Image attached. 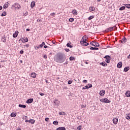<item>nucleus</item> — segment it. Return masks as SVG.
I'll list each match as a JSON object with an SVG mask.
<instances>
[{
    "label": "nucleus",
    "mask_w": 130,
    "mask_h": 130,
    "mask_svg": "<svg viewBox=\"0 0 130 130\" xmlns=\"http://www.w3.org/2000/svg\"><path fill=\"white\" fill-rule=\"evenodd\" d=\"M99 49V48H97L96 47H91L90 48V50H98Z\"/></svg>",
    "instance_id": "nucleus-20"
},
{
    "label": "nucleus",
    "mask_w": 130,
    "mask_h": 130,
    "mask_svg": "<svg viewBox=\"0 0 130 130\" xmlns=\"http://www.w3.org/2000/svg\"><path fill=\"white\" fill-rule=\"evenodd\" d=\"M18 107H21V108H26V105H25L19 104L18 105Z\"/></svg>",
    "instance_id": "nucleus-25"
},
{
    "label": "nucleus",
    "mask_w": 130,
    "mask_h": 130,
    "mask_svg": "<svg viewBox=\"0 0 130 130\" xmlns=\"http://www.w3.org/2000/svg\"><path fill=\"white\" fill-rule=\"evenodd\" d=\"M100 64L101 66H102L103 67H107V63H106L105 61H103L102 62L100 63Z\"/></svg>",
    "instance_id": "nucleus-16"
},
{
    "label": "nucleus",
    "mask_w": 130,
    "mask_h": 130,
    "mask_svg": "<svg viewBox=\"0 0 130 130\" xmlns=\"http://www.w3.org/2000/svg\"><path fill=\"white\" fill-rule=\"evenodd\" d=\"M54 15H55V13H52L50 16H54Z\"/></svg>",
    "instance_id": "nucleus-63"
},
{
    "label": "nucleus",
    "mask_w": 130,
    "mask_h": 130,
    "mask_svg": "<svg viewBox=\"0 0 130 130\" xmlns=\"http://www.w3.org/2000/svg\"><path fill=\"white\" fill-rule=\"evenodd\" d=\"M53 123V124H55V125H57V124H58V121H54Z\"/></svg>",
    "instance_id": "nucleus-35"
},
{
    "label": "nucleus",
    "mask_w": 130,
    "mask_h": 130,
    "mask_svg": "<svg viewBox=\"0 0 130 130\" xmlns=\"http://www.w3.org/2000/svg\"><path fill=\"white\" fill-rule=\"evenodd\" d=\"M53 103H54L55 105H56V106H59L60 102L58 101V100L55 99L53 102Z\"/></svg>",
    "instance_id": "nucleus-6"
},
{
    "label": "nucleus",
    "mask_w": 130,
    "mask_h": 130,
    "mask_svg": "<svg viewBox=\"0 0 130 130\" xmlns=\"http://www.w3.org/2000/svg\"><path fill=\"white\" fill-rule=\"evenodd\" d=\"M24 46H25L26 47L28 48V47H29L30 46V45H29V44H26V45H25Z\"/></svg>",
    "instance_id": "nucleus-57"
},
{
    "label": "nucleus",
    "mask_w": 130,
    "mask_h": 130,
    "mask_svg": "<svg viewBox=\"0 0 130 130\" xmlns=\"http://www.w3.org/2000/svg\"><path fill=\"white\" fill-rule=\"evenodd\" d=\"M67 47H70V48H73V46L71 45V44L69 43H67Z\"/></svg>",
    "instance_id": "nucleus-30"
},
{
    "label": "nucleus",
    "mask_w": 130,
    "mask_h": 130,
    "mask_svg": "<svg viewBox=\"0 0 130 130\" xmlns=\"http://www.w3.org/2000/svg\"><path fill=\"white\" fill-rule=\"evenodd\" d=\"M33 99H29L26 101V103H27V104H30V103L33 102Z\"/></svg>",
    "instance_id": "nucleus-14"
},
{
    "label": "nucleus",
    "mask_w": 130,
    "mask_h": 130,
    "mask_svg": "<svg viewBox=\"0 0 130 130\" xmlns=\"http://www.w3.org/2000/svg\"><path fill=\"white\" fill-rule=\"evenodd\" d=\"M19 34V31L16 30L15 31V33L13 34V37L14 38H17L18 37V35Z\"/></svg>",
    "instance_id": "nucleus-10"
},
{
    "label": "nucleus",
    "mask_w": 130,
    "mask_h": 130,
    "mask_svg": "<svg viewBox=\"0 0 130 130\" xmlns=\"http://www.w3.org/2000/svg\"><path fill=\"white\" fill-rule=\"evenodd\" d=\"M64 50L67 52H69V51H70V49H68V48H65Z\"/></svg>",
    "instance_id": "nucleus-45"
},
{
    "label": "nucleus",
    "mask_w": 130,
    "mask_h": 130,
    "mask_svg": "<svg viewBox=\"0 0 130 130\" xmlns=\"http://www.w3.org/2000/svg\"><path fill=\"white\" fill-rule=\"evenodd\" d=\"M42 20H41V19H38V20H37V21L38 22H41Z\"/></svg>",
    "instance_id": "nucleus-62"
},
{
    "label": "nucleus",
    "mask_w": 130,
    "mask_h": 130,
    "mask_svg": "<svg viewBox=\"0 0 130 130\" xmlns=\"http://www.w3.org/2000/svg\"><path fill=\"white\" fill-rule=\"evenodd\" d=\"M69 63V61H66L65 63H63V64H68Z\"/></svg>",
    "instance_id": "nucleus-60"
},
{
    "label": "nucleus",
    "mask_w": 130,
    "mask_h": 130,
    "mask_svg": "<svg viewBox=\"0 0 130 130\" xmlns=\"http://www.w3.org/2000/svg\"><path fill=\"white\" fill-rule=\"evenodd\" d=\"M59 115H66V112H59Z\"/></svg>",
    "instance_id": "nucleus-29"
},
{
    "label": "nucleus",
    "mask_w": 130,
    "mask_h": 130,
    "mask_svg": "<svg viewBox=\"0 0 130 130\" xmlns=\"http://www.w3.org/2000/svg\"><path fill=\"white\" fill-rule=\"evenodd\" d=\"M127 58H128V59H130V54L127 56Z\"/></svg>",
    "instance_id": "nucleus-64"
},
{
    "label": "nucleus",
    "mask_w": 130,
    "mask_h": 130,
    "mask_svg": "<svg viewBox=\"0 0 130 130\" xmlns=\"http://www.w3.org/2000/svg\"><path fill=\"white\" fill-rule=\"evenodd\" d=\"M104 32H109V28L106 29L104 31Z\"/></svg>",
    "instance_id": "nucleus-52"
},
{
    "label": "nucleus",
    "mask_w": 130,
    "mask_h": 130,
    "mask_svg": "<svg viewBox=\"0 0 130 130\" xmlns=\"http://www.w3.org/2000/svg\"><path fill=\"white\" fill-rule=\"evenodd\" d=\"M114 27H115L114 28L113 30H117V27H116V25L114 26Z\"/></svg>",
    "instance_id": "nucleus-56"
},
{
    "label": "nucleus",
    "mask_w": 130,
    "mask_h": 130,
    "mask_svg": "<svg viewBox=\"0 0 130 130\" xmlns=\"http://www.w3.org/2000/svg\"><path fill=\"white\" fill-rule=\"evenodd\" d=\"M75 20V19L71 18H69V22H71V23L72 22H74V21Z\"/></svg>",
    "instance_id": "nucleus-34"
},
{
    "label": "nucleus",
    "mask_w": 130,
    "mask_h": 130,
    "mask_svg": "<svg viewBox=\"0 0 130 130\" xmlns=\"http://www.w3.org/2000/svg\"><path fill=\"white\" fill-rule=\"evenodd\" d=\"M124 9H125V7L124 6H122L121 7H120L119 8V10L120 11H123V10H124Z\"/></svg>",
    "instance_id": "nucleus-36"
},
{
    "label": "nucleus",
    "mask_w": 130,
    "mask_h": 130,
    "mask_svg": "<svg viewBox=\"0 0 130 130\" xmlns=\"http://www.w3.org/2000/svg\"><path fill=\"white\" fill-rule=\"evenodd\" d=\"M125 95L126 97H130V91L128 90L125 93Z\"/></svg>",
    "instance_id": "nucleus-22"
},
{
    "label": "nucleus",
    "mask_w": 130,
    "mask_h": 130,
    "mask_svg": "<svg viewBox=\"0 0 130 130\" xmlns=\"http://www.w3.org/2000/svg\"><path fill=\"white\" fill-rule=\"evenodd\" d=\"M39 48H40V47L39 46V45L35 47V49H36V50L39 49Z\"/></svg>",
    "instance_id": "nucleus-43"
},
{
    "label": "nucleus",
    "mask_w": 130,
    "mask_h": 130,
    "mask_svg": "<svg viewBox=\"0 0 130 130\" xmlns=\"http://www.w3.org/2000/svg\"><path fill=\"white\" fill-rule=\"evenodd\" d=\"M23 119H25V120H27V119H28V116H24V117H23Z\"/></svg>",
    "instance_id": "nucleus-41"
},
{
    "label": "nucleus",
    "mask_w": 130,
    "mask_h": 130,
    "mask_svg": "<svg viewBox=\"0 0 130 130\" xmlns=\"http://www.w3.org/2000/svg\"><path fill=\"white\" fill-rule=\"evenodd\" d=\"M48 47H49L47 46L46 45H44V48H48Z\"/></svg>",
    "instance_id": "nucleus-54"
},
{
    "label": "nucleus",
    "mask_w": 130,
    "mask_h": 130,
    "mask_svg": "<svg viewBox=\"0 0 130 130\" xmlns=\"http://www.w3.org/2000/svg\"><path fill=\"white\" fill-rule=\"evenodd\" d=\"M80 44L83 46H88V45H89L88 43L84 41H80Z\"/></svg>",
    "instance_id": "nucleus-8"
},
{
    "label": "nucleus",
    "mask_w": 130,
    "mask_h": 130,
    "mask_svg": "<svg viewBox=\"0 0 130 130\" xmlns=\"http://www.w3.org/2000/svg\"><path fill=\"white\" fill-rule=\"evenodd\" d=\"M8 6L7 5V4H5L4 5V9H7L8 8Z\"/></svg>",
    "instance_id": "nucleus-42"
},
{
    "label": "nucleus",
    "mask_w": 130,
    "mask_h": 130,
    "mask_svg": "<svg viewBox=\"0 0 130 130\" xmlns=\"http://www.w3.org/2000/svg\"><path fill=\"white\" fill-rule=\"evenodd\" d=\"M23 41H22L23 43H25L26 42H28V41H29V40H28V38L26 37V38H24L22 39Z\"/></svg>",
    "instance_id": "nucleus-17"
},
{
    "label": "nucleus",
    "mask_w": 130,
    "mask_h": 130,
    "mask_svg": "<svg viewBox=\"0 0 130 130\" xmlns=\"http://www.w3.org/2000/svg\"><path fill=\"white\" fill-rule=\"evenodd\" d=\"M72 13L74 15H76V14H77V10H76V9L73 10V11H72Z\"/></svg>",
    "instance_id": "nucleus-38"
},
{
    "label": "nucleus",
    "mask_w": 130,
    "mask_h": 130,
    "mask_svg": "<svg viewBox=\"0 0 130 130\" xmlns=\"http://www.w3.org/2000/svg\"><path fill=\"white\" fill-rule=\"evenodd\" d=\"M45 121H48V120H49V118L48 117L45 118Z\"/></svg>",
    "instance_id": "nucleus-48"
},
{
    "label": "nucleus",
    "mask_w": 130,
    "mask_h": 130,
    "mask_svg": "<svg viewBox=\"0 0 130 130\" xmlns=\"http://www.w3.org/2000/svg\"><path fill=\"white\" fill-rule=\"evenodd\" d=\"M113 122L114 124H117V123L118 122V118H114L113 119Z\"/></svg>",
    "instance_id": "nucleus-11"
},
{
    "label": "nucleus",
    "mask_w": 130,
    "mask_h": 130,
    "mask_svg": "<svg viewBox=\"0 0 130 130\" xmlns=\"http://www.w3.org/2000/svg\"><path fill=\"white\" fill-rule=\"evenodd\" d=\"M25 122H29V123H31V124H34V123H35V120L34 119L26 120L25 121Z\"/></svg>",
    "instance_id": "nucleus-7"
},
{
    "label": "nucleus",
    "mask_w": 130,
    "mask_h": 130,
    "mask_svg": "<svg viewBox=\"0 0 130 130\" xmlns=\"http://www.w3.org/2000/svg\"><path fill=\"white\" fill-rule=\"evenodd\" d=\"M31 78H36V74L35 73H31Z\"/></svg>",
    "instance_id": "nucleus-24"
},
{
    "label": "nucleus",
    "mask_w": 130,
    "mask_h": 130,
    "mask_svg": "<svg viewBox=\"0 0 130 130\" xmlns=\"http://www.w3.org/2000/svg\"><path fill=\"white\" fill-rule=\"evenodd\" d=\"M93 18H94V17H89L88 18V20H92V19H93Z\"/></svg>",
    "instance_id": "nucleus-47"
},
{
    "label": "nucleus",
    "mask_w": 130,
    "mask_h": 130,
    "mask_svg": "<svg viewBox=\"0 0 130 130\" xmlns=\"http://www.w3.org/2000/svg\"><path fill=\"white\" fill-rule=\"evenodd\" d=\"M72 83H73V81H71V80H69V81H68V84H69V85H71V84H72Z\"/></svg>",
    "instance_id": "nucleus-46"
},
{
    "label": "nucleus",
    "mask_w": 130,
    "mask_h": 130,
    "mask_svg": "<svg viewBox=\"0 0 130 130\" xmlns=\"http://www.w3.org/2000/svg\"><path fill=\"white\" fill-rule=\"evenodd\" d=\"M1 16H2L3 17H5V16H6V12H4Z\"/></svg>",
    "instance_id": "nucleus-44"
},
{
    "label": "nucleus",
    "mask_w": 130,
    "mask_h": 130,
    "mask_svg": "<svg viewBox=\"0 0 130 130\" xmlns=\"http://www.w3.org/2000/svg\"><path fill=\"white\" fill-rule=\"evenodd\" d=\"M90 45H92V46H95V47H99V46H100V45H99V43L97 42L92 41L90 42Z\"/></svg>",
    "instance_id": "nucleus-4"
},
{
    "label": "nucleus",
    "mask_w": 130,
    "mask_h": 130,
    "mask_svg": "<svg viewBox=\"0 0 130 130\" xmlns=\"http://www.w3.org/2000/svg\"><path fill=\"white\" fill-rule=\"evenodd\" d=\"M88 85L89 86H88V85H86V86L83 87L82 89H83L84 90H86V89H90V88H92V87H93L91 84H88Z\"/></svg>",
    "instance_id": "nucleus-5"
},
{
    "label": "nucleus",
    "mask_w": 130,
    "mask_h": 130,
    "mask_svg": "<svg viewBox=\"0 0 130 130\" xmlns=\"http://www.w3.org/2000/svg\"><path fill=\"white\" fill-rule=\"evenodd\" d=\"M6 41L7 40L6 39L5 37L2 38V41H3V42H6Z\"/></svg>",
    "instance_id": "nucleus-37"
},
{
    "label": "nucleus",
    "mask_w": 130,
    "mask_h": 130,
    "mask_svg": "<svg viewBox=\"0 0 130 130\" xmlns=\"http://www.w3.org/2000/svg\"><path fill=\"white\" fill-rule=\"evenodd\" d=\"M126 119H130V114H127L126 116Z\"/></svg>",
    "instance_id": "nucleus-33"
},
{
    "label": "nucleus",
    "mask_w": 130,
    "mask_h": 130,
    "mask_svg": "<svg viewBox=\"0 0 130 130\" xmlns=\"http://www.w3.org/2000/svg\"><path fill=\"white\" fill-rule=\"evenodd\" d=\"M129 70V67H125L124 68L123 71L126 73V72H128Z\"/></svg>",
    "instance_id": "nucleus-21"
},
{
    "label": "nucleus",
    "mask_w": 130,
    "mask_h": 130,
    "mask_svg": "<svg viewBox=\"0 0 130 130\" xmlns=\"http://www.w3.org/2000/svg\"><path fill=\"white\" fill-rule=\"evenodd\" d=\"M13 7H15L17 10H20V9H21V6L18 3L15 4Z\"/></svg>",
    "instance_id": "nucleus-9"
},
{
    "label": "nucleus",
    "mask_w": 130,
    "mask_h": 130,
    "mask_svg": "<svg viewBox=\"0 0 130 130\" xmlns=\"http://www.w3.org/2000/svg\"><path fill=\"white\" fill-rule=\"evenodd\" d=\"M115 27V26H113V27H109L108 28L109 31H110V32H111V31H113Z\"/></svg>",
    "instance_id": "nucleus-26"
},
{
    "label": "nucleus",
    "mask_w": 130,
    "mask_h": 130,
    "mask_svg": "<svg viewBox=\"0 0 130 130\" xmlns=\"http://www.w3.org/2000/svg\"><path fill=\"white\" fill-rule=\"evenodd\" d=\"M77 118H78V119H81L82 117H81V116H78L77 117Z\"/></svg>",
    "instance_id": "nucleus-55"
},
{
    "label": "nucleus",
    "mask_w": 130,
    "mask_h": 130,
    "mask_svg": "<svg viewBox=\"0 0 130 130\" xmlns=\"http://www.w3.org/2000/svg\"><path fill=\"white\" fill-rule=\"evenodd\" d=\"M120 41L121 43H122V44H124V43L126 42L127 40L125 37H124V38L122 40H121Z\"/></svg>",
    "instance_id": "nucleus-12"
},
{
    "label": "nucleus",
    "mask_w": 130,
    "mask_h": 130,
    "mask_svg": "<svg viewBox=\"0 0 130 130\" xmlns=\"http://www.w3.org/2000/svg\"><path fill=\"white\" fill-rule=\"evenodd\" d=\"M43 57H44V58L46 59L47 58V56L46 55H44Z\"/></svg>",
    "instance_id": "nucleus-53"
},
{
    "label": "nucleus",
    "mask_w": 130,
    "mask_h": 130,
    "mask_svg": "<svg viewBox=\"0 0 130 130\" xmlns=\"http://www.w3.org/2000/svg\"><path fill=\"white\" fill-rule=\"evenodd\" d=\"M84 38H85V39H84ZM81 41H83L84 42H86L87 41V39H86V37H85V36H84L82 38V39H81Z\"/></svg>",
    "instance_id": "nucleus-28"
},
{
    "label": "nucleus",
    "mask_w": 130,
    "mask_h": 130,
    "mask_svg": "<svg viewBox=\"0 0 130 130\" xmlns=\"http://www.w3.org/2000/svg\"><path fill=\"white\" fill-rule=\"evenodd\" d=\"M89 11H90V12H93V11H95V8H94V7H90L89 8Z\"/></svg>",
    "instance_id": "nucleus-27"
},
{
    "label": "nucleus",
    "mask_w": 130,
    "mask_h": 130,
    "mask_svg": "<svg viewBox=\"0 0 130 130\" xmlns=\"http://www.w3.org/2000/svg\"><path fill=\"white\" fill-rule=\"evenodd\" d=\"M66 59H67V56H66V54L62 53H58L56 54L55 57V61L58 63H62V62H64Z\"/></svg>",
    "instance_id": "nucleus-1"
},
{
    "label": "nucleus",
    "mask_w": 130,
    "mask_h": 130,
    "mask_svg": "<svg viewBox=\"0 0 130 130\" xmlns=\"http://www.w3.org/2000/svg\"><path fill=\"white\" fill-rule=\"evenodd\" d=\"M125 7H126V8H127V9H130V4H126V5H125Z\"/></svg>",
    "instance_id": "nucleus-39"
},
{
    "label": "nucleus",
    "mask_w": 130,
    "mask_h": 130,
    "mask_svg": "<svg viewBox=\"0 0 130 130\" xmlns=\"http://www.w3.org/2000/svg\"><path fill=\"white\" fill-rule=\"evenodd\" d=\"M56 130H66L64 127H59L56 128Z\"/></svg>",
    "instance_id": "nucleus-23"
},
{
    "label": "nucleus",
    "mask_w": 130,
    "mask_h": 130,
    "mask_svg": "<svg viewBox=\"0 0 130 130\" xmlns=\"http://www.w3.org/2000/svg\"><path fill=\"white\" fill-rule=\"evenodd\" d=\"M105 94V90H102L100 91V96H104Z\"/></svg>",
    "instance_id": "nucleus-15"
},
{
    "label": "nucleus",
    "mask_w": 130,
    "mask_h": 130,
    "mask_svg": "<svg viewBox=\"0 0 130 130\" xmlns=\"http://www.w3.org/2000/svg\"><path fill=\"white\" fill-rule=\"evenodd\" d=\"M30 7L31 9H33L35 7V2L33 1L31 3Z\"/></svg>",
    "instance_id": "nucleus-18"
},
{
    "label": "nucleus",
    "mask_w": 130,
    "mask_h": 130,
    "mask_svg": "<svg viewBox=\"0 0 130 130\" xmlns=\"http://www.w3.org/2000/svg\"><path fill=\"white\" fill-rule=\"evenodd\" d=\"M113 19H116V20L115 19H114V21L115 22V23H117V22H118V19H117V17H113Z\"/></svg>",
    "instance_id": "nucleus-32"
},
{
    "label": "nucleus",
    "mask_w": 130,
    "mask_h": 130,
    "mask_svg": "<svg viewBox=\"0 0 130 130\" xmlns=\"http://www.w3.org/2000/svg\"><path fill=\"white\" fill-rule=\"evenodd\" d=\"M28 15V12H26L25 13H24L23 16H27Z\"/></svg>",
    "instance_id": "nucleus-59"
},
{
    "label": "nucleus",
    "mask_w": 130,
    "mask_h": 130,
    "mask_svg": "<svg viewBox=\"0 0 130 130\" xmlns=\"http://www.w3.org/2000/svg\"><path fill=\"white\" fill-rule=\"evenodd\" d=\"M100 101L101 102H103V103H110V102H111V101L108 100L107 98L102 99L100 100Z\"/></svg>",
    "instance_id": "nucleus-3"
},
{
    "label": "nucleus",
    "mask_w": 130,
    "mask_h": 130,
    "mask_svg": "<svg viewBox=\"0 0 130 130\" xmlns=\"http://www.w3.org/2000/svg\"><path fill=\"white\" fill-rule=\"evenodd\" d=\"M69 59L71 61L75 60V59H76V58H75L74 57H73V56H71V57H70Z\"/></svg>",
    "instance_id": "nucleus-31"
},
{
    "label": "nucleus",
    "mask_w": 130,
    "mask_h": 130,
    "mask_svg": "<svg viewBox=\"0 0 130 130\" xmlns=\"http://www.w3.org/2000/svg\"><path fill=\"white\" fill-rule=\"evenodd\" d=\"M20 54H23L24 53V51L23 50H21L20 51Z\"/></svg>",
    "instance_id": "nucleus-49"
},
{
    "label": "nucleus",
    "mask_w": 130,
    "mask_h": 130,
    "mask_svg": "<svg viewBox=\"0 0 130 130\" xmlns=\"http://www.w3.org/2000/svg\"><path fill=\"white\" fill-rule=\"evenodd\" d=\"M11 117H16L17 116V113H12L10 115Z\"/></svg>",
    "instance_id": "nucleus-19"
},
{
    "label": "nucleus",
    "mask_w": 130,
    "mask_h": 130,
    "mask_svg": "<svg viewBox=\"0 0 130 130\" xmlns=\"http://www.w3.org/2000/svg\"><path fill=\"white\" fill-rule=\"evenodd\" d=\"M82 82L83 83H87V80H84Z\"/></svg>",
    "instance_id": "nucleus-61"
},
{
    "label": "nucleus",
    "mask_w": 130,
    "mask_h": 130,
    "mask_svg": "<svg viewBox=\"0 0 130 130\" xmlns=\"http://www.w3.org/2000/svg\"><path fill=\"white\" fill-rule=\"evenodd\" d=\"M39 46H40V48H42L43 47V46L42 45V44H40V45H39Z\"/></svg>",
    "instance_id": "nucleus-58"
},
{
    "label": "nucleus",
    "mask_w": 130,
    "mask_h": 130,
    "mask_svg": "<svg viewBox=\"0 0 130 130\" xmlns=\"http://www.w3.org/2000/svg\"><path fill=\"white\" fill-rule=\"evenodd\" d=\"M86 107L87 106L86 105H82L81 106V108H86Z\"/></svg>",
    "instance_id": "nucleus-40"
},
{
    "label": "nucleus",
    "mask_w": 130,
    "mask_h": 130,
    "mask_svg": "<svg viewBox=\"0 0 130 130\" xmlns=\"http://www.w3.org/2000/svg\"><path fill=\"white\" fill-rule=\"evenodd\" d=\"M39 94H40V95L41 96H44V93H42V92H40Z\"/></svg>",
    "instance_id": "nucleus-51"
},
{
    "label": "nucleus",
    "mask_w": 130,
    "mask_h": 130,
    "mask_svg": "<svg viewBox=\"0 0 130 130\" xmlns=\"http://www.w3.org/2000/svg\"><path fill=\"white\" fill-rule=\"evenodd\" d=\"M117 67L118 68V69H121V68L122 67V62H118L117 65Z\"/></svg>",
    "instance_id": "nucleus-13"
},
{
    "label": "nucleus",
    "mask_w": 130,
    "mask_h": 130,
    "mask_svg": "<svg viewBox=\"0 0 130 130\" xmlns=\"http://www.w3.org/2000/svg\"><path fill=\"white\" fill-rule=\"evenodd\" d=\"M81 125H79V126L77 127V129L81 130Z\"/></svg>",
    "instance_id": "nucleus-50"
},
{
    "label": "nucleus",
    "mask_w": 130,
    "mask_h": 130,
    "mask_svg": "<svg viewBox=\"0 0 130 130\" xmlns=\"http://www.w3.org/2000/svg\"><path fill=\"white\" fill-rule=\"evenodd\" d=\"M104 58L106 59L105 61L107 63H109V62H110V60H111V57H110V56H109V55L105 56L104 57Z\"/></svg>",
    "instance_id": "nucleus-2"
}]
</instances>
